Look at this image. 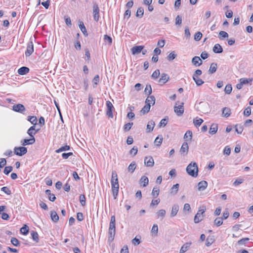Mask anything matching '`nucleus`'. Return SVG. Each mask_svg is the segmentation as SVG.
Instances as JSON below:
<instances>
[{
  "label": "nucleus",
  "mask_w": 253,
  "mask_h": 253,
  "mask_svg": "<svg viewBox=\"0 0 253 253\" xmlns=\"http://www.w3.org/2000/svg\"><path fill=\"white\" fill-rule=\"evenodd\" d=\"M207 186L208 182L206 181H201L198 184V190L200 191H203L207 188Z\"/></svg>",
  "instance_id": "nucleus-16"
},
{
  "label": "nucleus",
  "mask_w": 253,
  "mask_h": 253,
  "mask_svg": "<svg viewBox=\"0 0 253 253\" xmlns=\"http://www.w3.org/2000/svg\"><path fill=\"white\" fill-rule=\"evenodd\" d=\"M192 137V132L190 130H187L184 134V138L186 139L191 140Z\"/></svg>",
  "instance_id": "nucleus-45"
},
{
  "label": "nucleus",
  "mask_w": 253,
  "mask_h": 253,
  "mask_svg": "<svg viewBox=\"0 0 253 253\" xmlns=\"http://www.w3.org/2000/svg\"><path fill=\"white\" fill-rule=\"evenodd\" d=\"M162 141H163V137L162 135H161V136H160L159 135L158 136H157L155 141H154V143L156 144V145L158 146H159L161 145L162 143Z\"/></svg>",
  "instance_id": "nucleus-36"
},
{
  "label": "nucleus",
  "mask_w": 253,
  "mask_h": 253,
  "mask_svg": "<svg viewBox=\"0 0 253 253\" xmlns=\"http://www.w3.org/2000/svg\"><path fill=\"white\" fill-rule=\"evenodd\" d=\"M169 79V77L168 74H165V73H162L161 74V78H160V79L158 81V82L160 84L163 85L164 84H165L168 81Z\"/></svg>",
  "instance_id": "nucleus-13"
},
{
  "label": "nucleus",
  "mask_w": 253,
  "mask_h": 253,
  "mask_svg": "<svg viewBox=\"0 0 253 253\" xmlns=\"http://www.w3.org/2000/svg\"><path fill=\"white\" fill-rule=\"evenodd\" d=\"M251 114V108L250 107H248L245 109L244 111V115L246 116H249Z\"/></svg>",
  "instance_id": "nucleus-62"
},
{
  "label": "nucleus",
  "mask_w": 253,
  "mask_h": 253,
  "mask_svg": "<svg viewBox=\"0 0 253 253\" xmlns=\"http://www.w3.org/2000/svg\"><path fill=\"white\" fill-rule=\"evenodd\" d=\"M217 64L215 63H212L211 64V66H210V69L208 71L209 73L210 74H213L214 73H215L216 71V69H217Z\"/></svg>",
  "instance_id": "nucleus-26"
},
{
  "label": "nucleus",
  "mask_w": 253,
  "mask_h": 253,
  "mask_svg": "<svg viewBox=\"0 0 253 253\" xmlns=\"http://www.w3.org/2000/svg\"><path fill=\"white\" fill-rule=\"evenodd\" d=\"M70 149V146L66 145H65L64 146L61 147L58 149H57L55 151V152L57 153H60L61 152H63V151H66L69 150Z\"/></svg>",
  "instance_id": "nucleus-31"
},
{
  "label": "nucleus",
  "mask_w": 253,
  "mask_h": 253,
  "mask_svg": "<svg viewBox=\"0 0 253 253\" xmlns=\"http://www.w3.org/2000/svg\"><path fill=\"white\" fill-rule=\"evenodd\" d=\"M45 193L46 195H48V199L50 201L53 202L55 201L56 197L53 194L51 193V191L50 190H46Z\"/></svg>",
  "instance_id": "nucleus-29"
},
{
  "label": "nucleus",
  "mask_w": 253,
  "mask_h": 253,
  "mask_svg": "<svg viewBox=\"0 0 253 253\" xmlns=\"http://www.w3.org/2000/svg\"><path fill=\"white\" fill-rule=\"evenodd\" d=\"M144 14V9L142 7H139L136 12V16L137 17L141 18L142 17Z\"/></svg>",
  "instance_id": "nucleus-35"
},
{
  "label": "nucleus",
  "mask_w": 253,
  "mask_h": 253,
  "mask_svg": "<svg viewBox=\"0 0 253 253\" xmlns=\"http://www.w3.org/2000/svg\"><path fill=\"white\" fill-rule=\"evenodd\" d=\"M189 150L188 144L187 142H184L180 149V153L181 155L185 156L187 154Z\"/></svg>",
  "instance_id": "nucleus-12"
},
{
  "label": "nucleus",
  "mask_w": 253,
  "mask_h": 253,
  "mask_svg": "<svg viewBox=\"0 0 253 253\" xmlns=\"http://www.w3.org/2000/svg\"><path fill=\"white\" fill-rule=\"evenodd\" d=\"M50 216L52 220L54 222H57L59 220V216L55 211H51L50 213Z\"/></svg>",
  "instance_id": "nucleus-27"
},
{
  "label": "nucleus",
  "mask_w": 253,
  "mask_h": 253,
  "mask_svg": "<svg viewBox=\"0 0 253 253\" xmlns=\"http://www.w3.org/2000/svg\"><path fill=\"white\" fill-rule=\"evenodd\" d=\"M249 240L248 238H242L238 241V244L240 245H245Z\"/></svg>",
  "instance_id": "nucleus-53"
},
{
  "label": "nucleus",
  "mask_w": 253,
  "mask_h": 253,
  "mask_svg": "<svg viewBox=\"0 0 253 253\" xmlns=\"http://www.w3.org/2000/svg\"><path fill=\"white\" fill-rule=\"evenodd\" d=\"M99 80L100 79L99 75H97L94 77L92 80L93 88H95L96 87L97 84L99 82Z\"/></svg>",
  "instance_id": "nucleus-41"
},
{
  "label": "nucleus",
  "mask_w": 253,
  "mask_h": 253,
  "mask_svg": "<svg viewBox=\"0 0 253 253\" xmlns=\"http://www.w3.org/2000/svg\"><path fill=\"white\" fill-rule=\"evenodd\" d=\"M31 235L32 237L33 240L36 242L38 243L39 242V235L37 232L34 231H31Z\"/></svg>",
  "instance_id": "nucleus-32"
},
{
  "label": "nucleus",
  "mask_w": 253,
  "mask_h": 253,
  "mask_svg": "<svg viewBox=\"0 0 253 253\" xmlns=\"http://www.w3.org/2000/svg\"><path fill=\"white\" fill-rule=\"evenodd\" d=\"M168 123V119L164 118L161 120L160 123H159V126L160 127H164L166 126V125Z\"/></svg>",
  "instance_id": "nucleus-60"
},
{
  "label": "nucleus",
  "mask_w": 253,
  "mask_h": 253,
  "mask_svg": "<svg viewBox=\"0 0 253 253\" xmlns=\"http://www.w3.org/2000/svg\"><path fill=\"white\" fill-rule=\"evenodd\" d=\"M202 37V34L200 32L196 33L194 35V40L196 41H199Z\"/></svg>",
  "instance_id": "nucleus-51"
},
{
  "label": "nucleus",
  "mask_w": 253,
  "mask_h": 253,
  "mask_svg": "<svg viewBox=\"0 0 253 253\" xmlns=\"http://www.w3.org/2000/svg\"><path fill=\"white\" fill-rule=\"evenodd\" d=\"M144 46L142 45H135L131 48L132 54L133 55L137 54L141 52L143 49Z\"/></svg>",
  "instance_id": "nucleus-14"
},
{
  "label": "nucleus",
  "mask_w": 253,
  "mask_h": 253,
  "mask_svg": "<svg viewBox=\"0 0 253 253\" xmlns=\"http://www.w3.org/2000/svg\"><path fill=\"white\" fill-rule=\"evenodd\" d=\"M202 209H199L197 212V213L195 214L194 216V222L195 223H199L200 221H201L204 217V213H205L206 211V207L203 206Z\"/></svg>",
  "instance_id": "nucleus-2"
},
{
  "label": "nucleus",
  "mask_w": 253,
  "mask_h": 253,
  "mask_svg": "<svg viewBox=\"0 0 253 253\" xmlns=\"http://www.w3.org/2000/svg\"><path fill=\"white\" fill-rule=\"evenodd\" d=\"M174 111L178 116H181L184 113L183 103L178 104V102H176Z\"/></svg>",
  "instance_id": "nucleus-4"
},
{
  "label": "nucleus",
  "mask_w": 253,
  "mask_h": 253,
  "mask_svg": "<svg viewBox=\"0 0 253 253\" xmlns=\"http://www.w3.org/2000/svg\"><path fill=\"white\" fill-rule=\"evenodd\" d=\"M14 153L16 155L22 156L27 153V149L25 147H15Z\"/></svg>",
  "instance_id": "nucleus-5"
},
{
  "label": "nucleus",
  "mask_w": 253,
  "mask_h": 253,
  "mask_svg": "<svg viewBox=\"0 0 253 253\" xmlns=\"http://www.w3.org/2000/svg\"><path fill=\"white\" fill-rule=\"evenodd\" d=\"M34 51V44L32 42H28L27 46V49L25 51L26 56H30Z\"/></svg>",
  "instance_id": "nucleus-9"
},
{
  "label": "nucleus",
  "mask_w": 253,
  "mask_h": 253,
  "mask_svg": "<svg viewBox=\"0 0 253 253\" xmlns=\"http://www.w3.org/2000/svg\"><path fill=\"white\" fill-rule=\"evenodd\" d=\"M252 81H253L252 78H249V79L241 78L239 80L240 82H241L243 85L251 83L252 82Z\"/></svg>",
  "instance_id": "nucleus-42"
},
{
  "label": "nucleus",
  "mask_w": 253,
  "mask_h": 253,
  "mask_svg": "<svg viewBox=\"0 0 253 253\" xmlns=\"http://www.w3.org/2000/svg\"><path fill=\"white\" fill-rule=\"evenodd\" d=\"M150 107L151 105H150L149 104H146L141 109L140 111L141 113L143 114H145L147 113L150 110Z\"/></svg>",
  "instance_id": "nucleus-37"
},
{
  "label": "nucleus",
  "mask_w": 253,
  "mask_h": 253,
  "mask_svg": "<svg viewBox=\"0 0 253 253\" xmlns=\"http://www.w3.org/2000/svg\"><path fill=\"white\" fill-rule=\"evenodd\" d=\"M179 187V184L178 183L173 185L170 189V193L172 195H175L178 192Z\"/></svg>",
  "instance_id": "nucleus-28"
},
{
  "label": "nucleus",
  "mask_w": 253,
  "mask_h": 253,
  "mask_svg": "<svg viewBox=\"0 0 253 253\" xmlns=\"http://www.w3.org/2000/svg\"><path fill=\"white\" fill-rule=\"evenodd\" d=\"M191 243H186L184 244L181 248L180 250L179 253H184L186 252L189 248L190 246L191 245Z\"/></svg>",
  "instance_id": "nucleus-25"
},
{
  "label": "nucleus",
  "mask_w": 253,
  "mask_h": 253,
  "mask_svg": "<svg viewBox=\"0 0 253 253\" xmlns=\"http://www.w3.org/2000/svg\"><path fill=\"white\" fill-rule=\"evenodd\" d=\"M29 227L26 225H24V226H23L20 229V232L23 235H27L29 232Z\"/></svg>",
  "instance_id": "nucleus-43"
},
{
  "label": "nucleus",
  "mask_w": 253,
  "mask_h": 253,
  "mask_svg": "<svg viewBox=\"0 0 253 253\" xmlns=\"http://www.w3.org/2000/svg\"><path fill=\"white\" fill-rule=\"evenodd\" d=\"M157 214L158 216L164 217L166 215V211L165 210H160L157 212Z\"/></svg>",
  "instance_id": "nucleus-63"
},
{
  "label": "nucleus",
  "mask_w": 253,
  "mask_h": 253,
  "mask_svg": "<svg viewBox=\"0 0 253 253\" xmlns=\"http://www.w3.org/2000/svg\"><path fill=\"white\" fill-rule=\"evenodd\" d=\"M155 122L153 121H150L148 122V124L147 125L146 130L147 132H150L152 131L154 128L155 126Z\"/></svg>",
  "instance_id": "nucleus-24"
},
{
  "label": "nucleus",
  "mask_w": 253,
  "mask_h": 253,
  "mask_svg": "<svg viewBox=\"0 0 253 253\" xmlns=\"http://www.w3.org/2000/svg\"><path fill=\"white\" fill-rule=\"evenodd\" d=\"M231 112L229 108L224 107L222 109V116L225 118L229 117L231 115Z\"/></svg>",
  "instance_id": "nucleus-22"
},
{
  "label": "nucleus",
  "mask_w": 253,
  "mask_h": 253,
  "mask_svg": "<svg viewBox=\"0 0 253 253\" xmlns=\"http://www.w3.org/2000/svg\"><path fill=\"white\" fill-rule=\"evenodd\" d=\"M36 141L35 138H30L29 139H24L21 141V143L23 146L31 145L34 144Z\"/></svg>",
  "instance_id": "nucleus-15"
},
{
  "label": "nucleus",
  "mask_w": 253,
  "mask_h": 253,
  "mask_svg": "<svg viewBox=\"0 0 253 253\" xmlns=\"http://www.w3.org/2000/svg\"><path fill=\"white\" fill-rule=\"evenodd\" d=\"M79 200L81 204L84 206L85 205V197L84 195L81 194L79 197Z\"/></svg>",
  "instance_id": "nucleus-49"
},
{
  "label": "nucleus",
  "mask_w": 253,
  "mask_h": 253,
  "mask_svg": "<svg viewBox=\"0 0 253 253\" xmlns=\"http://www.w3.org/2000/svg\"><path fill=\"white\" fill-rule=\"evenodd\" d=\"M159 188L157 187H155L153 188L152 192V195L154 198H156L159 194Z\"/></svg>",
  "instance_id": "nucleus-40"
},
{
  "label": "nucleus",
  "mask_w": 253,
  "mask_h": 253,
  "mask_svg": "<svg viewBox=\"0 0 253 253\" xmlns=\"http://www.w3.org/2000/svg\"><path fill=\"white\" fill-rule=\"evenodd\" d=\"M192 63L195 66H199L202 65V61L199 56H194L192 59Z\"/></svg>",
  "instance_id": "nucleus-17"
},
{
  "label": "nucleus",
  "mask_w": 253,
  "mask_h": 253,
  "mask_svg": "<svg viewBox=\"0 0 253 253\" xmlns=\"http://www.w3.org/2000/svg\"><path fill=\"white\" fill-rule=\"evenodd\" d=\"M144 164L147 167H152L154 165V161L152 157H145L144 158Z\"/></svg>",
  "instance_id": "nucleus-11"
},
{
  "label": "nucleus",
  "mask_w": 253,
  "mask_h": 253,
  "mask_svg": "<svg viewBox=\"0 0 253 253\" xmlns=\"http://www.w3.org/2000/svg\"><path fill=\"white\" fill-rule=\"evenodd\" d=\"M235 130H236V131L238 134H241L243 130V126H242L241 125H239V126L236 125L235 126Z\"/></svg>",
  "instance_id": "nucleus-59"
},
{
  "label": "nucleus",
  "mask_w": 253,
  "mask_h": 253,
  "mask_svg": "<svg viewBox=\"0 0 253 253\" xmlns=\"http://www.w3.org/2000/svg\"><path fill=\"white\" fill-rule=\"evenodd\" d=\"M99 9L97 4H94L93 6V14L94 20L97 22L99 18Z\"/></svg>",
  "instance_id": "nucleus-10"
},
{
  "label": "nucleus",
  "mask_w": 253,
  "mask_h": 253,
  "mask_svg": "<svg viewBox=\"0 0 253 253\" xmlns=\"http://www.w3.org/2000/svg\"><path fill=\"white\" fill-rule=\"evenodd\" d=\"M179 211V206L178 205H174L171 209V213H170V216L173 217L175 216L177 213V212Z\"/></svg>",
  "instance_id": "nucleus-23"
},
{
  "label": "nucleus",
  "mask_w": 253,
  "mask_h": 253,
  "mask_svg": "<svg viewBox=\"0 0 253 253\" xmlns=\"http://www.w3.org/2000/svg\"><path fill=\"white\" fill-rule=\"evenodd\" d=\"M136 169V164L134 162H132L128 167L129 172L132 173Z\"/></svg>",
  "instance_id": "nucleus-44"
},
{
  "label": "nucleus",
  "mask_w": 253,
  "mask_h": 253,
  "mask_svg": "<svg viewBox=\"0 0 253 253\" xmlns=\"http://www.w3.org/2000/svg\"><path fill=\"white\" fill-rule=\"evenodd\" d=\"M11 244L15 246H18L19 245V241L17 239L14 237H12L11 239Z\"/></svg>",
  "instance_id": "nucleus-56"
},
{
  "label": "nucleus",
  "mask_w": 253,
  "mask_h": 253,
  "mask_svg": "<svg viewBox=\"0 0 253 253\" xmlns=\"http://www.w3.org/2000/svg\"><path fill=\"white\" fill-rule=\"evenodd\" d=\"M186 170L189 175L193 177H197L198 175V167L197 163L191 162L187 166Z\"/></svg>",
  "instance_id": "nucleus-1"
},
{
  "label": "nucleus",
  "mask_w": 253,
  "mask_h": 253,
  "mask_svg": "<svg viewBox=\"0 0 253 253\" xmlns=\"http://www.w3.org/2000/svg\"><path fill=\"white\" fill-rule=\"evenodd\" d=\"M214 224L218 227L223 224V218L221 217H217L214 221Z\"/></svg>",
  "instance_id": "nucleus-38"
},
{
  "label": "nucleus",
  "mask_w": 253,
  "mask_h": 253,
  "mask_svg": "<svg viewBox=\"0 0 253 253\" xmlns=\"http://www.w3.org/2000/svg\"><path fill=\"white\" fill-rule=\"evenodd\" d=\"M193 80L195 81L196 84L198 85V86H200L202 84H204V82L203 81V80L201 79H200L199 77H193Z\"/></svg>",
  "instance_id": "nucleus-39"
},
{
  "label": "nucleus",
  "mask_w": 253,
  "mask_h": 253,
  "mask_svg": "<svg viewBox=\"0 0 253 253\" xmlns=\"http://www.w3.org/2000/svg\"><path fill=\"white\" fill-rule=\"evenodd\" d=\"M79 27L83 32V34L84 36L86 37L88 36V34L86 31V29L85 28V27L84 26V23L83 22H80L79 24Z\"/></svg>",
  "instance_id": "nucleus-30"
},
{
  "label": "nucleus",
  "mask_w": 253,
  "mask_h": 253,
  "mask_svg": "<svg viewBox=\"0 0 253 253\" xmlns=\"http://www.w3.org/2000/svg\"><path fill=\"white\" fill-rule=\"evenodd\" d=\"M116 234V225H109L108 231V241L110 242L114 240Z\"/></svg>",
  "instance_id": "nucleus-7"
},
{
  "label": "nucleus",
  "mask_w": 253,
  "mask_h": 253,
  "mask_svg": "<svg viewBox=\"0 0 253 253\" xmlns=\"http://www.w3.org/2000/svg\"><path fill=\"white\" fill-rule=\"evenodd\" d=\"M148 178L145 176H142L140 180V182L143 184V187H145L148 184Z\"/></svg>",
  "instance_id": "nucleus-33"
},
{
  "label": "nucleus",
  "mask_w": 253,
  "mask_h": 253,
  "mask_svg": "<svg viewBox=\"0 0 253 253\" xmlns=\"http://www.w3.org/2000/svg\"><path fill=\"white\" fill-rule=\"evenodd\" d=\"M28 121L31 123L32 124L36 125L37 123V119L36 116H29L28 117Z\"/></svg>",
  "instance_id": "nucleus-34"
},
{
  "label": "nucleus",
  "mask_w": 253,
  "mask_h": 253,
  "mask_svg": "<svg viewBox=\"0 0 253 253\" xmlns=\"http://www.w3.org/2000/svg\"><path fill=\"white\" fill-rule=\"evenodd\" d=\"M133 124V123H128L125 124L124 126V131H127L131 129Z\"/></svg>",
  "instance_id": "nucleus-47"
},
{
  "label": "nucleus",
  "mask_w": 253,
  "mask_h": 253,
  "mask_svg": "<svg viewBox=\"0 0 253 253\" xmlns=\"http://www.w3.org/2000/svg\"><path fill=\"white\" fill-rule=\"evenodd\" d=\"M30 69L27 67H22L18 70V73L20 75H24L29 72Z\"/></svg>",
  "instance_id": "nucleus-18"
},
{
  "label": "nucleus",
  "mask_w": 253,
  "mask_h": 253,
  "mask_svg": "<svg viewBox=\"0 0 253 253\" xmlns=\"http://www.w3.org/2000/svg\"><path fill=\"white\" fill-rule=\"evenodd\" d=\"M144 91H145V92L146 93H148L149 95L151 94V93H152V88H151V85H150V84L146 85V87L145 88Z\"/></svg>",
  "instance_id": "nucleus-61"
},
{
  "label": "nucleus",
  "mask_w": 253,
  "mask_h": 253,
  "mask_svg": "<svg viewBox=\"0 0 253 253\" xmlns=\"http://www.w3.org/2000/svg\"><path fill=\"white\" fill-rule=\"evenodd\" d=\"M203 122V120L202 119H199L196 120H194V124L196 126H199Z\"/></svg>",
  "instance_id": "nucleus-64"
},
{
  "label": "nucleus",
  "mask_w": 253,
  "mask_h": 253,
  "mask_svg": "<svg viewBox=\"0 0 253 253\" xmlns=\"http://www.w3.org/2000/svg\"><path fill=\"white\" fill-rule=\"evenodd\" d=\"M106 115L108 116L109 118H113V110L114 109V107L112 104V103L110 101H106Z\"/></svg>",
  "instance_id": "nucleus-6"
},
{
  "label": "nucleus",
  "mask_w": 253,
  "mask_h": 253,
  "mask_svg": "<svg viewBox=\"0 0 253 253\" xmlns=\"http://www.w3.org/2000/svg\"><path fill=\"white\" fill-rule=\"evenodd\" d=\"M140 239H141V238H137V237H135L134 239H132V243L134 246L138 245L141 243Z\"/></svg>",
  "instance_id": "nucleus-58"
},
{
  "label": "nucleus",
  "mask_w": 253,
  "mask_h": 253,
  "mask_svg": "<svg viewBox=\"0 0 253 253\" xmlns=\"http://www.w3.org/2000/svg\"><path fill=\"white\" fill-rule=\"evenodd\" d=\"M213 51L215 53H221L223 52V48L221 46L218 44H215L213 47Z\"/></svg>",
  "instance_id": "nucleus-19"
},
{
  "label": "nucleus",
  "mask_w": 253,
  "mask_h": 253,
  "mask_svg": "<svg viewBox=\"0 0 253 253\" xmlns=\"http://www.w3.org/2000/svg\"><path fill=\"white\" fill-rule=\"evenodd\" d=\"M232 90V85L230 84H228L225 86V87L224 88V91L227 94H230Z\"/></svg>",
  "instance_id": "nucleus-50"
},
{
  "label": "nucleus",
  "mask_w": 253,
  "mask_h": 253,
  "mask_svg": "<svg viewBox=\"0 0 253 253\" xmlns=\"http://www.w3.org/2000/svg\"><path fill=\"white\" fill-rule=\"evenodd\" d=\"M160 75L159 70L157 69L155 70L151 75V77L153 79H157Z\"/></svg>",
  "instance_id": "nucleus-57"
},
{
  "label": "nucleus",
  "mask_w": 253,
  "mask_h": 253,
  "mask_svg": "<svg viewBox=\"0 0 253 253\" xmlns=\"http://www.w3.org/2000/svg\"><path fill=\"white\" fill-rule=\"evenodd\" d=\"M1 191L5 193L6 194L9 195L11 194L10 190L7 187H3L1 188Z\"/></svg>",
  "instance_id": "nucleus-54"
},
{
  "label": "nucleus",
  "mask_w": 253,
  "mask_h": 253,
  "mask_svg": "<svg viewBox=\"0 0 253 253\" xmlns=\"http://www.w3.org/2000/svg\"><path fill=\"white\" fill-rule=\"evenodd\" d=\"M111 186H112V192L113 195L114 197V199H116L118 194L119 192V183H118V179L116 178V181H113L111 180Z\"/></svg>",
  "instance_id": "nucleus-3"
},
{
  "label": "nucleus",
  "mask_w": 253,
  "mask_h": 253,
  "mask_svg": "<svg viewBox=\"0 0 253 253\" xmlns=\"http://www.w3.org/2000/svg\"><path fill=\"white\" fill-rule=\"evenodd\" d=\"M13 168L11 166L5 167L3 171L5 174L8 175L11 171H12Z\"/></svg>",
  "instance_id": "nucleus-52"
},
{
  "label": "nucleus",
  "mask_w": 253,
  "mask_h": 253,
  "mask_svg": "<svg viewBox=\"0 0 253 253\" xmlns=\"http://www.w3.org/2000/svg\"><path fill=\"white\" fill-rule=\"evenodd\" d=\"M155 103V98L154 96L151 95L147 97L145 100V103L146 104H149L151 105L152 104V105H154Z\"/></svg>",
  "instance_id": "nucleus-21"
},
{
  "label": "nucleus",
  "mask_w": 253,
  "mask_h": 253,
  "mask_svg": "<svg viewBox=\"0 0 253 253\" xmlns=\"http://www.w3.org/2000/svg\"><path fill=\"white\" fill-rule=\"evenodd\" d=\"M12 107L13 111L22 114H24L26 110L25 106L21 104H15Z\"/></svg>",
  "instance_id": "nucleus-8"
},
{
  "label": "nucleus",
  "mask_w": 253,
  "mask_h": 253,
  "mask_svg": "<svg viewBox=\"0 0 253 253\" xmlns=\"http://www.w3.org/2000/svg\"><path fill=\"white\" fill-rule=\"evenodd\" d=\"M177 55L176 54H175V51H172L171 52H170L169 55L168 56L167 58H168V59L169 60V61H172L175 58V57H176Z\"/></svg>",
  "instance_id": "nucleus-46"
},
{
  "label": "nucleus",
  "mask_w": 253,
  "mask_h": 253,
  "mask_svg": "<svg viewBox=\"0 0 253 253\" xmlns=\"http://www.w3.org/2000/svg\"><path fill=\"white\" fill-rule=\"evenodd\" d=\"M104 40L105 42H107L109 44H111L112 42V38L107 35H105L104 36Z\"/></svg>",
  "instance_id": "nucleus-55"
},
{
  "label": "nucleus",
  "mask_w": 253,
  "mask_h": 253,
  "mask_svg": "<svg viewBox=\"0 0 253 253\" xmlns=\"http://www.w3.org/2000/svg\"><path fill=\"white\" fill-rule=\"evenodd\" d=\"M214 240L212 237H208L206 240V245L207 247L210 246L213 242Z\"/></svg>",
  "instance_id": "nucleus-48"
},
{
  "label": "nucleus",
  "mask_w": 253,
  "mask_h": 253,
  "mask_svg": "<svg viewBox=\"0 0 253 253\" xmlns=\"http://www.w3.org/2000/svg\"><path fill=\"white\" fill-rule=\"evenodd\" d=\"M218 129V125L216 124H212L210 128L209 133L211 134H214L216 133Z\"/></svg>",
  "instance_id": "nucleus-20"
}]
</instances>
